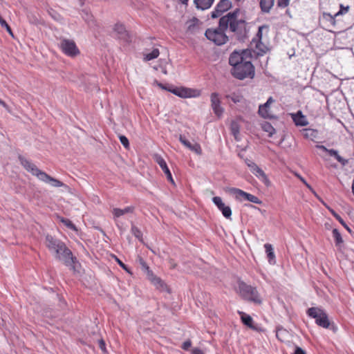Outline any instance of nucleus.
<instances>
[{
  "label": "nucleus",
  "mask_w": 354,
  "mask_h": 354,
  "mask_svg": "<svg viewBox=\"0 0 354 354\" xmlns=\"http://www.w3.org/2000/svg\"><path fill=\"white\" fill-rule=\"evenodd\" d=\"M182 3L187 4L188 2V0H179Z\"/></svg>",
  "instance_id": "obj_55"
},
{
  "label": "nucleus",
  "mask_w": 354,
  "mask_h": 354,
  "mask_svg": "<svg viewBox=\"0 0 354 354\" xmlns=\"http://www.w3.org/2000/svg\"><path fill=\"white\" fill-rule=\"evenodd\" d=\"M198 20L196 18H194L192 20L187 21V31L191 34H194L197 32L198 29Z\"/></svg>",
  "instance_id": "obj_27"
},
{
  "label": "nucleus",
  "mask_w": 354,
  "mask_h": 354,
  "mask_svg": "<svg viewBox=\"0 0 354 354\" xmlns=\"http://www.w3.org/2000/svg\"><path fill=\"white\" fill-rule=\"evenodd\" d=\"M263 30H268V26L263 25L259 27L258 32L254 38H256V41H261L262 39V35Z\"/></svg>",
  "instance_id": "obj_36"
},
{
  "label": "nucleus",
  "mask_w": 354,
  "mask_h": 354,
  "mask_svg": "<svg viewBox=\"0 0 354 354\" xmlns=\"http://www.w3.org/2000/svg\"><path fill=\"white\" fill-rule=\"evenodd\" d=\"M316 148L323 150L324 151L327 152L330 156H334L335 159L340 162L343 166L347 165L348 160L343 158L342 156H340L338 154V151L337 150H335L333 149H328L324 145H316Z\"/></svg>",
  "instance_id": "obj_18"
},
{
  "label": "nucleus",
  "mask_w": 354,
  "mask_h": 354,
  "mask_svg": "<svg viewBox=\"0 0 354 354\" xmlns=\"http://www.w3.org/2000/svg\"><path fill=\"white\" fill-rule=\"evenodd\" d=\"M134 207H127L124 209H119V208H114L113 209V214L114 216V218H118L125 214L128 213H132L133 212Z\"/></svg>",
  "instance_id": "obj_24"
},
{
  "label": "nucleus",
  "mask_w": 354,
  "mask_h": 354,
  "mask_svg": "<svg viewBox=\"0 0 354 354\" xmlns=\"http://www.w3.org/2000/svg\"><path fill=\"white\" fill-rule=\"evenodd\" d=\"M245 163L248 165V167L250 168V171H252V165H257L255 162H254L250 160H248V159L245 160Z\"/></svg>",
  "instance_id": "obj_50"
},
{
  "label": "nucleus",
  "mask_w": 354,
  "mask_h": 354,
  "mask_svg": "<svg viewBox=\"0 0 354 354\" xmlns=\"http://www.w3.org/2000/svg\"><path fill=\"white\" fill-rule=\"evenodd\" d=\"M232 6V3L229 0H220L216 5L214 10L212 12L211 17L213 19L221 16L224 12L227 11Z\"/></svg>",
  "instance_id": "obj_14"
},
{
  "label": "nucleus",
  "mask_w": 354,
  "mask_h": 354,
  "mask_svg": "<svg viewBox=\"0 0 354 354\" xmlns=\"http://www.w3.org/2000/svg\"><path fill=\"white\" fill-rule=\"evenodd\" d=\"M230 129L232 135L234 136L235 140L237 141L240 140L239 138V132H240V127L237 122L232 121L230 124Z\"/></svg>",
  "instance_id": "obj_28"
},
{
  "label": "nucleus",
  "mask_w": 354,
  "mask_h": 354,
  "mask_svg": "<svg viewBox=\"0 0 354 354\" xmlns=\"http://www.w3.org/2000/svg\"><path fill=\"white\" fill-rule=\"evenodd\" d=\"M82 17L89 26L94 24L93 17L88 10H83L82 11Z\"/></svg>",
  "instance_id": "obj_29"
},
{
  "label": "nucleus",
  "mask_w": 354,
  "mask_h": 354,
  "mask_svg": "<svg viewBox=\"0 0 354 354\" xmlns=\"http://www.w3.org/2000/svg\"><path fill=\"white\" fill-rule=\"evenodd\" d=\"M293 354H306L304 350L299 346H295V350Z\"/></svg>",
  "instance_id": "obj_47"
},
{
  "label": "nucleus",
  "mask_w": 354,
  "mask_h": 354,
  "mask_svg": "<svg viewBox=\"0 0 354 354\" xmlns=\"http://www.w3.org/2000/svg\"><path fill=\"white\" fill-rule=\"evenodd\" d=\"M337 17H335L334 15H330V13L324 12L323 13V18L330 22V24L335 26L336 25V20L335 18Z\"/></svg>",
  "instance_id": "obj_33"
},
{
  "label": "nucleus",
  "mask_w": 354,
  "mask_h": 354,
  "mask_svg": "<svg viewBox=\"0 0 354 354\" xmlns=\"http://www.w3.org/2000/svg\"><path fill=\"white\" fill-rule=\"evenodd\" d=\"M153 158H154L155 161L157 162V164H158L160 167L162 169L163 172L165 174L167 180H169L171 183L174 184V181L172 178L171 174L167 167V165L165 160L163 159V158L158 154H155L153 156Z\"/></svg>",
  "instance_id": "obj_16"
},
{
  "label": "nucleus",
  "mask_w": 354,
  "mask_h": 354,
  "mask_svg": "<svg viewBox=\"0 0 354 354\" xmlns=\"http://www.w3.org/2000/svg\"><path fill=\"white\" fill-rule=\"evenodd\" d=\"M226 192H227L231 195H233L237 200H241L243 198L255 204H261L262 203V201L258 197L238 188L229 187L226 189Z\"/></svg>",
  "instance_id": "obj_8"
},
{
  "label": "nucleus",
  "mask_w": 354,
  "mask_h": 354,
  "mask_svg": "<svg viewBox=\"0 0 354 354\" xmlns=\"http://www.w3.org/2000/svg\"><path fill=\"white\" fill-rule=\"evenodd\" d=\"M159 54V50L158 48H153L151 53H147L145 55V59L147 61L152 60L153 59L157 58Z\"/></svg>",
  "instance_id": "obj_31"
},
{
  "label": "nucleus",
  "mask_w": 354,
  "mask_h": 354,
  "mask_svg": "<svg viewBox=\"0 0 354 354\" xmlns=\"http://www.w3.org/2000/svg\"><path fill=\"white\" fill-rule=\"evenodd\" d=\"M114 31L118 34V37L120 39L124 41L129 40V34L124 26L122 24H116L114 26Z\"/></svg>",
  "instance_id": "obj_20"
},
{
  "label": "nucleus",
  "mask_w": 354,
  "mask_h": 354,
  "mask_svg": "<svg viewBox=\"0 0 354 354\" xmlns=\"http://www.w3.org/2000/svg\"><path fill=\"white\" fill-rule=\"evenodd\" d=\"M131 231L139 241H142V233L136 226L132 225Z\"/></svg>",
  "instance_id": "obj_34"
},
{
  "label": "nucleus",
  "mask_w": 354,
  "mask_h": 354,
  "mask_svg": "<svg viewBox=\"0 0 354 354\" xmlns=\"http://www.w3.org/2000/svg\"><path fill=\"white\" fill-rule=\"evenodd\" d=\"M192 354H203V352L198 348H194L192 350Z\"/></svg>",
  "instance_id": "obj_51"
},
{
  "label": "nucleus",
  "mask_w": 354,
  "mask_h": 354,
  "mask_svg": "<svg viewBox=\"0 0 354 354\" xmlns=\"http://www.w3.org/2000/svg\"><path fill=\"white\" fill-rule=\"evenodd\" d=\"M99 346L102 351L104 352L106 351L105 342L103 339L99 340Z\"/></svg>",
  "instance_id": "obj_49"
},
{
  "label": "nucleus",
  "mask_w": 354,
  "mask_h": 354,
  "mask_svg": "<svg viewBox=\"0 0 354 354\" xmlns=\"http://www.w3.org/2000/svg\"><path fill=\"white\" fill-rule=\"evenodd\" d=\"M212 202L217 207V208L222 212L223 216L226 218H231L232 209L230 206L225 205L223 202L222 198L219 196H214L212 198Z\"/></svg>",
  "instance_id": "obj_13"
},
{
  "label": "nucleus",
  "mask_w": 354,
  "mask_h": 354,
  "mask_svg": "<svg viewBox=\"0 0 354 354\" xmlns=\"http://www.w3.org/2000/svg\"><path fill=\"white\" fill-rule=\"evenodd\" d=\"M274 0H261L260 7L263 12L268 13L274 6Z\"/></svg>",
  "instance_id": "obj_25"
},
{
  "label": "nucleus",
  "mask_w": 354,
  "mask_h": 354,
  "mask_svg": "<svg viewBox=\"0 0 354 354\" xmlns=\"http://www.w3.org/2000/svg\"><path fill=\"white\" fill-rule=\"evenodd\" d=\"M0 24L2 28H5L6 29V30L10 35L13 36V33L12 32L10 27L7 24V22L1 17H0Z\"/></svg>",
  "instance_id": "obj_41"
},
{
  "label": "nucleus",
  "mask_w": 354,
  "mask_h": 354,
  "mask_svg": "<svg viewBox=\"0 0 354 354\" xmlns=\"http://www.w3.org/2000/svg\"><path fill=\"white\" fill-rule=\"evenodd\" d=\"M61 222L69 229L77 231L76 226L69 219L62 218Z\"/></svg>",
  "instance_id": "obj_37"
},
{
  "label": "nucleus",
  "mask_w": 354,
  "mask_h": 354,
  "mask_svg": "<svg viewBox=\"0 0 354 354\" xmlns=\"http://www.w3.org/2000/svg\"><path fill=\"white\" fill-rule=\"evenodd\" d=\"M262 129L268 133L269 137H272L275 133L274 128L269 122H266L263 123Z\"/></svg>",
  "instance_id": "obj_30"
},
{
  "label": "nucleus",
  "mask_w": 354,
  "mask_h": 354,
  "mask_svg": "<svg viewBox=\"0 0 354 354\" xmlns=\"http://www.w3.org/2000/svg\"><path fill=\"white\" fill-rule=\"evenodd\" d=\"M251 172L258 178L264 171L258 165H252Z\"/></svg>",
  "instance_id": "obj_39"
},
{
  "label": "nucleus",
  "mask_w": 354,
  "mask_h": 354,
  "mask_svg": "<svg viewBox=\"0 0 354 354\" xmlns=\"http://www.w3.org/2000/svg\"><path fill=\"white\" fill-rule=\"evenodd\" d=\"M290 0H278V6L286 8L289 4Z\"/></svg>",
  "instance_id": "obj_45"
},
{
  "label": "nucleus",
  "mask_w": 354,
  "mask_h": 354,
  "mask_svg": "<svg viewBox=\"0 0 354 354\" xmlns=\"http://www.w3.org/2000/svg\"><path fill=\"white\" fill-rule=\"evenodd\" d=\"M264 248L266 249V252L267 253V256L268 258V261L270 264L275 263V255L273 251V248L272 245L269 243H266L264 245Z\"/></svg>",
  "instance_id": "obj_26"
},
{
  "label": "nucleus",
  "mask_w": 354,
  "mask_h": 354,
  "mask_svg": "<svg viewBox=\"0 0 354 354\" xmlns=\"http://www.w3.org/2000/svg\"><path fill=\"white\" fill-rule=\"evenodd\" d=\"M307 314L309 317L314 318L315 322L319 326L328 328L330 326V322L327 314L321 308L312 307L310 308Z\"/></svg>",
  "instance_id": "obj_7"
},
{
  "label": "nucleus",
  "mask_w": 354,
  "mask_h": 354,
  "mask_svg": "<svg viewBox=\"0 0 354 354\" xmlns=\"http://www.w3.org/2000/svg\"><path fill=\"white\" fill-rule=\"evenodd\" d=\"M211 107L213 110L214 113L218 118H221L224 109L221 105V100L219 95L217 93H212L210 95Z\"/></svg>",
  "instance_id": "obj_11"
},
{
  "label": "nucleus",
  "mask_w": 354,
  "mask_h": 354,
  "mask_svg": "<svg viewBox=\"0 0 354 354\" xmlns=\"http://www.w3.org/2000/svg\"><path fill=\"white\" fill-rule=\"evenodd\" d=\"M252 46H254L255 53L257 55L262 56L267 53L268 48L265 45L262 41H256V38H253L251 42Z\"/></svg>",
  "instance_id": "obj_19"
},
{
  "label": "nucleus",
  "mask_w": 354,
  "mask_h": 354,
  "mask_svg": "<svg viewBox=\"0 0 354 354\" xmlns=\"http://www.w3.org/2000/svg\"><path fill=\"white\" fill-rule=\"evenodd\" d=\"M237 11L227 13L220 19V27L221 29H227L234 32L237 39L243 40L247 37L248 28L246 22L243 19H238Z\"/></svg>",
  "instance_id": "obj_2"
},
{
  "label": "nucleus",
  "mask_w": 354,
  "mask_h": 354,
  "mask_svg": "<svg viewBox=\"0 0 354 354\" xmlns=\"http://www.w3.org/2000/svg\"><path fill=\"white\" fill-rule=\"evenodd\" d=\"M330 213L348 231L351 232V229L347 226L344 220L341 218V216L337 214L333 209L328 208Z\"/></svg>",
  "instance_id": "obj_32"
},
{
  "label": "nucleus",
  "mask_w": 354,
  "mask_h": 354,
  "mask_svg": "<svg viewBox=\"0 0 354 354\" xmlns=\"http://www.w3.org/2000/svg\"><path fill=\"white\" fill-rule=\"evenodd\" d=\"M169 91L182 98L196 97L201 95V92L197 89H193L183 86L169 88Z\"/></svg>",
  "instance_id": "obj_9"
},
{
  "label": "nucleus",
  "mask_w": 354,
  "mask_h": 354,
  "mask_svg": "<svg viewBox=\"0 0 354 354\" xmlns=\"http://www.w3.org/2000/svg\"><path fill=\"white\" fill-rule=\"evenodd\" d=\"M258 179L261 181L266 186L268 187L270 185V182L265 174V172L262 173L260 176L258 177Z\"/></svg>",
  "instance_id": "obj_40"
},
{
  "label": "nucleus",
  "mask_w": 354,
  "mask_h": 354,
  "mask_svg": "<svg viewBox=\"0 0 354 354\" xmlns=\"http://www.w3.org/2000/svg\"><path fill=\"white\" fill-rule=\"evenodd\" d=\"M150 280L157 287H160V288H163L164 286V283L162 281V280L159 278V277H157L156 276H153L152 274H151V277H150Z\"/></svg>",
  "instance_id": "obj_35"
},
{
  "label": "nucleus",
  "mask_w": 354,
  "mask_h": 354,
  "mask_svg": "<svg viewBox=\"0 0 354 354\" xmlns=\"http://www.w3.org/2000/svg\"><path fill=\"white\" fill-rule=\"evenodd\" d=\"M227 98H230L234 103L240 102L241 101L242 97L241 95L236 94H232L231 95H227Z\"/></svg>",
  "instance_id": "obj_44"
},
{
  "label": "nucleus",
  "mask_w": 354,
  "mask_h": 354,
  "mask_svg": "<svg viewBox=\"0 0 354 354\" xmlns=\"http://www.w3.org/2000/svg\"><path fill=\"white\" fill-rule=\"evenodd\" d=\"M333 235L335 240L336 244H339L343 242L342 236L337 229L333 230Z\"/></svg>",
  "instance_id": "obj_38"
},
{
  "label": "nucleus",
  "mask_w": 354,
  "mask_h": 354,
  "mask_svg": "<svg viewBox=\"0 0 354 354\" xmlns=\"http://www.w3.org/2000/svg\"><path fill=\"white\" fill-rule=\"evenodd\" d=\"M158 86L162 89L169 91V88H167L165 86H163L161 83H157Z\"/></svg>",
  "instance_id": "obj_54"
},
{
  "label": "nucleus",
  "mask_w": 354,
  "mask_h": 354,
  "mask_svg": "<svg viewBox=\"0 0 354 354\" xmlns=\"http://www.w3.org/2000/svg\"><path fill=\"white\" fill-rule=\"evenodd\" d=\"M179 140L185 147L188 148L189 150L194 151L196 154L201 155L202 153V149L198 143H192L182 135H180Z\"/></svg>",
  "instance_id": "obj_17"
},
{
  "label": "nucleus",
  "mask_w": 354,
  "mask_h": 354,
  "mask_svg": "<svg viewBox=\"0 0 354 354\" xmlns=\"http://www.w3.org/2000/svg\"><path fill=\"white\" fill-rule=\"evenodd\" d=\"M60 47L62 51L67 55L75 56L79 53V50L73 40L62 39Z\"/></svg>",
  "instance_id": "obj_10"
},
{
  "label": "nucleus",
  "mask_w": 354,
  "mask_h": 354,
  "mask_svg": "<svg viewBox=\"0 0 354 354\" xmlns=\"http://www.w3.org/2000/svg\"><path fill=\"white\" fill-rule=\"evenodd\" d=\"M349 10V6H344L342 4L340 5V10L335 14V17H338L339 15L346 14L348 12Z\"/></svg>",
  "instance_id": "obj_42"
},
{
  "label": "nucleus",
  "mask_w": 354,
  "mask_h": 354,
  "mask_svg": "<svg viewBox=\"0 0 354 354\" xmlns=\"http://www.w3.org/2000/svg\"><path fill=\"white\" fill-rule=\"evenodd\" d=\"M239 314L241 315V319L242 322L252 329H255V327L253 324V319L252 317L243 312H239Z\"/></svg>",
  "instance_id": "obj_23"
},
{
  "label": "nucleus",
  "mask_w": 354,
  "mask_h": 354,
  "mask_svg": "<svg viewBox=\"0 0 354 354\" xmlns=\"http://www.w3.org/2000/svg\"><path fill=\"white\" fill-rule=\"evenodd\" d=\"M63 248L62 250L57 249L53 254L55 258L58 261L63 262L66 266L74 269L75 263L77 259L72 254V252L66 247V244L63 243Z\"/></svg>",
  "instance_id": "obj_5"
},
{
  "label": "nucleus",
  "mask_w": 354,
  "mask_h": 354,
  "mask_svg": "<svg viewBox=\"0 0 354 354\" xmlns=\"http://www.w3.org/2000/svg\"><path fill=\"white\" fill-rule=\"evenodd\" d=\"M274 102V100L272 98V97H270L265 104L259 106V113L261 117L268 119L275 118V116L271 113L270 110V106Z\"/></svg>",
  "instance_id": "obj_15"
},
{
  "label": "nucleus",
  "mask_w": 354,
  "mask_h": 354,
  "mask_svg": "<svg viewBox=\"0 0 354 354\" xmlns=\"http://www.w3.org/2000/svg\"><path fill=\"white\" fill-rule=\"evenodd\" d=\"M214 0H194V4L197 9L206 10L211 7Z\"/></svg>",
  "instance_id": "obj_22"
},
{
  "label": "nucleus",
  "mask_w": 354,
  "mask_h": 354,
  "mask_svg": "<svg viewBox=\"0 0 354 354\" xmlns=\"http://www.w3.org/2000/svg\"><path fill=\"white\" fill-rule=\"evenodd\" d=\"M84 4V0H80V5L82 6Z\"/></svg>",
  "instance_id": "obj_56"
},
{
  "label": "nucleus",
  "mask_w": 354,
  "mask_h": 354,
  "mask_svg": "<svg viewBox=\"0 0 354 354\" xmlns=\"http://www.w3.org/2000/svg\"><path fill=\"white\" fill-rule=\"evenodd\" d=\"M296 176H297V177L301 180V182H303V183H304L307 187H310V186L308 185V184L306 183V181L305 180V179H304L303 177H301L300 175H299V174H296Z\"/></svg>",
  "instance_id": "obj_53"
},
{
  "label": "nucleus",
  "mask_w": 354,
  "mask_h": 354,
  "mask_svg": "<svg viewBox=\"0 0 354 354\" xmlns=\"http://www.w3.org/2000/svg\"><path fill=\"white\" fill-rule=\"evenodd\" d=\"M226 30L221 29L219 23L218 28L207 29L205 31V35L207 39L213 41L216 45L221 46L225 44L228 40V37L225 33Z\"/></svg>",
  "instance_id": "obj_6"
},
{
  "label": "nucleus",
  "mask_w": 354,
  "mask_h": 354,
  "mask_svg": "<svg viewBox=\"0 0 354 354\" xmlns=\"http://www.w3.org/2000/svg\"><path fill=\"white\" fill-rule=\"evenodd\" d=\"M115 259H116V261L118 262V263L120 266V267H122L123 269H124V270H127V266H126V265H125L124 263H122V262L119 259H118L117 257L115 258Z\"/></svg>",
  "instance_id": "obj_52"
},
{
  "label": "nucleus",
  "mask_w": 354,
  "mask_h": 354,
  "mask_svg": "<svg viewBox=\"0 0 354 354\" xmlns=\"http://www.w3.org/2000/svg\"><path fill=\"white\" fill-rule=\"evenodd\" d=\"M292 118L297 126L304 127L308 123L301 111H297V113L292 114Z\"/></svg>",
  "instance_id": "obj_21"
},
{
  "label": "nucleus",
  "mask_w": 354,
  "mask_h": 354,
  "mask_svg": "<svg viewBox=\"0 0 354 354\" xmlns=\"http://www.w3.org/2000/svg\"><path fill=\"white\" fill-rule=\"evenodd\" d=\"M63 243L64 242L59 239H57L51 235L47 234L46 236V246L53 254L55 252L57 249L62 250V247H63Z\"/></svg>",
  "instance_id": "obj_12"
},
{
  "label": "nucleus",
  "mask_w": 354,
  "mask_h": 354,
  "mask_svg": "<svg viewBox=\"0 0 354 354\" xmlns=\"http://www.w3.org/2000/svg\"><path fill=\"white\" fill-rule=\"evenodd\" d=\"M250 52L243 50L241 53L233 52L229 58V64L232 66V75L239 80L252 79L254 77V67L252 64Z\"/></svg>",
  "instance_id": "obj_1"
},
{
  "label": "nucleus",
  "mask_w": 354,
  "mask_h": 354,
  "mask_svg": "<svg viewBox=\"0 0 354 354\" xmlns=\"http://www.w3.org/2000/svg\"><path fill=\"white\" fill-rule=\"evenodd\" d=\"M192 346V342L190 340H187V341H185L183 345H182V348L187 351Z\"/></svg>",
  "instance_id": "obj_46"
},
{
  "label": "nucleus",
  "mask_w": 354,
  "mask_h": 354,
  "mask_svg": "<svg viewBox=\"0 0 354 354\" xmlns=\"http://www.w3.org/2000/svg\"><path fill=\"white\" fill-rule=\"evenodd\" d=\"M239 292L242 297L248 301L256 304H261V299L258 294L257 289L243 281L239 282Z\"/></svg>",
  "instance_id": "obj_4"
},
{
  "label": "nucleus",
  "mask_w": 354,
  "mask_h": 354,
  "mask_svg": "<svg viewBox=\"0 0 354 354\" xmlns=\"http://www.w3.org/2000/svg\"><path fill=\"white\" fill-rule=\"evenodd\" d=\"M19 159L21 165L32 175L37 176L40 180L54 187H60L64 185V184L59 180L50 176L44 171L39 169L35 165L32 163L28 160L26 159L22 156H19Z\"/></svg>",
  "instance_id": "obj_3"
},
{
  "label": "nucleus",
  "mask_w": 354,
  "mask_h": 354,
  "mask_svg": "<svg viewBox=\"0 0 354 354\" xmlns=\"http://www.w3.org/2000/svg\"><path fill=\"white\" fill-rule=\"evenodd\" d=\"M140 264L142 265V270H147L148 272H150L149 268L148 267L147 263L142 259H140Z\"/></svg>",
  "instance_id": "obj_48"
},
{
  "label": "nucleus",
  "mask_w": 354,
  "mask_h": 354,
  "mask_svg": "<svg viewBox=\"0 0 354 354\" xmlns=\"http://www.w3.org/2000/svg\"><path fill=\"white\" fill-rule=\"evenodd\" d=\"M119 139H120V142L122 143V145L126 148H129V140L127 139V138L124 136H122V135H120L119 136Z\"/></svg>",
  "instance_id": "obj_43"
}]
</instances>
